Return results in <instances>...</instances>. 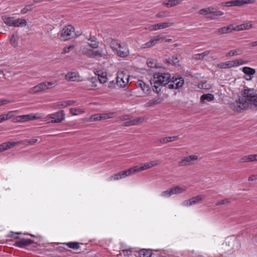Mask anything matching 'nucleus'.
I'll return each mask as SVG.
<instances>
[{"label":"nucleus","instance_id":"obj_7","mask_svg":"<svg viewBox=\"0 0 257 257\" xmlns=\"http://www.w3.org/2000/svg\"><path fill=\"white\" fill-rule=\"evenodd\" d=\"M135 173V172L133 167L127 170L120 171L117 173L110 176L108 178V180L109 181L118 180L119 179H123L125 177L131 176Z\"/></svg>","mask_w":257,"mask_h":257},{"label":"nucleus","instance_id":"obj_16","mask_svg":"<svg viewBox=\"0 0 257 257\" xmlns=\"http://www.w3.org/2000/svg\"><path fill=\"white\" fill-rule=\"evenodd\" d=\"M37 118L38 117L36 115L29 114L17 116L13 119V121L14 122H25L28 120H34Z\"/></svg>","mask_w":257,"mask_h":257},{"label":"nucleus","instance_id":"obj_31","mask_svg":"<svg viewBox=\"0 0 257 257\" xmlns=\"http://www.w3.org/2000/svg\"><path fill=\"white\" fill-rule=\"evenodd\" d=\"M79 78L78 74L75 72H69L65 75V79L71 81H74Z\"/></svg>","mask_w":257,"mask_h":257},{"label":"nucleus","instance_id":"obj_49","mask_svg":"<svg viewBox=\"0 0 257 257\" xmlns=\"http://www.w3.org/2000/svg\"><path fill=\"white\" fill-rule=\"evenodd\" d=\"M70 112L73 115H78L79 113H80V109L79 108H71L70 109Z\"/></svg>","mask_w":257,"mask_h":257},{"label":"nucleus","instance_id":"obj_45","mask_svg":"<svg viewBox=\"0 0 257 257\" xmlns=\"http://www.w3.org/2000/svg\"><path fill=\"white\" fill-rule=\"evenodd\" d=\"M66 245L69 247L73 249H78L79 248V243L77 242H70L66 243Z\"/></svg>","mask_w":257,"mask_h":257},{"label":"nucleus","instance_id":"obj_63","mask_svg":"<svg viewBox=\"0 0 257 257\" xmlns=\"http://www.w3.org/2000/svg\"><path fill=\"white\" fill-rule=\"evenodd\" d=\"M164 38V36L162 35H159L154 37V39L156 40L157 42L160 41L161 39H163Z\"/></svg>","mask_w":257,"mask_h":257},{"label":"nucleus","instance_id":"obj_8","mask_svg":"<svg viewBox=\"0 0 257 257\" xmlns=\"http://www.w3.org/2000/svg\"><path fill=\"white\" fill-rule=\"evenodd\" d=\"M129 81V75L126 71L120 70L117 72L116 82L118 86L124 87Z\"/></svg>","mask_w":257,"mask_h":257},{"label":"nucleus","instance_id":"obj_26","mask_svg":"<svg viewBox=\"0 0 257 257\" xmlns=\"http://www.w3.org/2000/svg\"><path fill=\"white\" fill-rule=\"evenodd\" d=\"M110 47L113 52H115L119 47L122 45V43L119 42L116 39H111L109 42Z\"/></svg>","mask_w":257,"mask_h":257},{"label":"nucleus","instance_id":"obj_13","mask_svg":"<svg viewBox=\"0 0 257 257\" xmlns=\"http://www.w3.org/2000/svg\"><path fill=\"white\" fill-rule=\"evenodd\" d=\"M204 198L205 196L204 195H198L190 198V199L185 200L181 203V205L184 207H189L199 203L201 201L204 199Z\"/></svg>","mask_w":257,"mask_h":257},{"label":"nucleus","instance_id":"obj_14","mask_svg":"<svg viewBox=\"0 0 257 257\" xmlns=\"http://www.w3.org/2000/svg\"><path fill=\"white\" fill-rule=\"evenodd\" d=\"M52 84V82H47V84L46 83H41L30 88L29 92L31 94H35L41 91H44L49 88L48 85Z\"/></svg>","mask_w":257,"mask_h":257},{"label":"nucleus","instance_id":"obj_61","mask_svg":"<svg viewBox=\"0 0 257 257\" xmlns=\"http://www.w3.org/2000/svg\"><path fill=\"white\" fill-rule=\"evenodd\" d=\"M256 180H257V175H252L250 176L248 179L249 181H253Z\"/></svg>","mask_w":257,"mask_h":257},{"label":"nucleus","instance_id":"obj_28","mask_svg":"<svg viewBox=\"0 0 257 257\" xmlns=\"http://www.w3.org/2000/svg\"><path fill=\"white\" fill-rule=\"evenodd\" d=\"M233 30H234L233 25H230L226 27H224L218 29L217 33L220 34H223L230 33Z\"/></svg>","mask_w":257,"mask_h":257},{"label":"nucleus","instance_id":"obj_52","mask_svg":"<svg viewBox=\"0 0 257 257\" xmlns=\"http://www.w3.org/2000/svg\"><path fill=\"white\" fill-rule=\"evenodd\" d=\"M208 54H209L208 51H205V52H202L201 53L195 55V58L196 59H201V58H203L205 56L207 55Z\"/></svg>","mask_w":257,"mask_h":257},{"label":"nucleus","instance_id":"obj_37","mask_svg":"<svg viewBox=\"0 0 257 257\" xmlns=\"http://www.w3.org/2000/svg\"><path fill=\"white\" fill-rule=\"evenodd\" d=\"M235 67H237L239 66L246 64L248 63V61L242 58H238L233 60Z\"/></svg>","mask_w":257,"mask_h":257},{"label":"nucleus","instance_id":"obj_50","mask_svg":"<svg viewBox=\"0 0 257 257\" xmlns=\"http://www.w3.org/2000/svg\"><path fill=\"white\" fill-rule=\"evenodd\" d=\"M75 47V46L73 45H70L68 47H65L64 48L63 51L62 52V54H64L65 53H68L71 50H72Z\"/></svg>","mask_w":257,"mask_h":257},{"label":"nucleus","instance_id":"obj_57","mask_svg":"<svg viewBox=\"0 0 257 257\" xmlns=\"http://www.w3.org/2000/svg\"><path fill=\"white\" fill-rule=\"evenodd\" d=\"M123 125L124 126H131V125H135L136 124L135 123L134 119H133L130 121L124 122Z\"/></svg>","mask_w":257,"mask_h":257},{"label":"nucleus","instance_id":"obj_60","mask_svg":"<svg viewBox=\"0 0 257 257\" xmlns=\"http://www.w3.org/2000/svg\"><path fill=\"white\" fill-rule=\"evenodd\" d=\"M213 13L214 15L216 17L221 16L224 14L222 11H215V12L214 11V13Z\"/></svg>","mask_w":257,"mask_h":257},{"label":"nucleus","instance_id":"obj_20","mask_svg":"<svg viewBox=\"0 0 257 257\" xmlns=\"http://www.w3.org/2000/svg\"><path fill=\"white\" fill-rule=\"evenodd\" d=\"M34 243V241L32 239L22 238L16 241L14 245L20 247H24Z\"/></svg>","mask_w":257,"mask_h":257},{"label":"nucleus","instance_id":"obj_54","mask_svg":"<svg viewBox=\"0 0 257 257\" xmlns=\"http://www.w3.org/2000/svg\"><path fill=\"white\" fill-rule=\"evenodd\" d=\"M169 15V14L167 12H161L160 13H158L156 15V18H159L161 17H166Z\"/></svg>","mask_w":257,"mask_h":257},{"label":"nucleus","instance_id":"obj_6","mask_svg":"<svg viewBox=\"0 0 257 257\" xmlns=\"http://www.w3.org/2000/svg\"><path fill=\"white\" fill-rule=\"evenodd\" d=\"M200 161V158L197 155H192L183 157L182 160L178 162L179 166H187L194 165Z\"/></svg>","mask_w":257,"mask_h":257},{"label":"nucleus","instance_id":"obj_51","mask_svg":"<svg viewBox=\"0 0 257 257\" xmlns=\"http://www.w3.org/2000/svg\"><path fill=\"white\" fill-rule=\"evenodd\" d=\"M5 115V120L9 119L15 115V111H10L7 114H4Z\"/></svg>","mask_w":257,"mask_h":257},{"label":"nucleus","instance_id":"obj_58","mask_svg":"<svg viewBox=\"0 0 257 257\" xmlns=\"http://www.w3.org/2000/svg\"><path fill=\"white\" fill-rule=\"evenodd\" d=\"M26 143L28 144H29L30 145H33L38 141V140L36 139H32L26 140Z\"/></svg>","mask_w":257,"mask_h":257},{"label":"nucleus","instance_id":"obj_5","mask_svg":"<svg viewBox=\"0 0 257 257\" xmlns=\"http://www.w3.org/2000/svg\"><path fill=\"white\" fill-rule=\"evenodd\" d=\"M76 37V34L74 28L72 25H69L62 29L60 39L63 41H66Z\"/></svg>","mask_w":257,"mask_h":257},{"label":"nucleus","instance_id":"obj_48","mask_svg":"<svg viewBox=\"0 0 257 257\" xmlns=\"http://www.w3.org/2000/svg\"><path fill=\"white\" fill-rule=\"evenodd\" d=\"M89 120L91 121H94L96 120H100L101 117L100 114H95L90 117Z\"/></svg>","mask_w":257,"mask_h":257},{"label":"nucleus","instance_id":"obj_53","mask_svg":"<svg viewBox=\"0 0 257 257\" xmlns=\"http://www.w3.org/2000/svg\"><path fill=\"white\" fill-rule=\"evenodd\" d=\"M233 29L234 31H241L243 30H245V27H244V26L242 24L239 25H237L236 26H234L233 25Z\"/></svg>","mask_w":257,"mask_h":257},{"label":"nucleus","instance_id":"obj_47","mask_svg":"<svg viewBox=\"0 0 257 257\" xmlns=\"http://www.w3.org/2000/svg\"><path fill=\"white\" fill-rule=\"evenodd\" d=\"M135 124H138L139 123L146 122L147 119L144 117H138L136 119H134Z\"/></svg>","mask_w":257,"mask_h":257},{"label":"nucleus","instance_id":"obj_17","mask_svg":"<svg viewBox=\"0 0 257 257\" xmlns=\"http://www.w3.org/2000/svg\"><path fill=\"white\" fill-rule=\"evenodd\" d=\"M173 23L170 22H165L160 24H157L151 25L149 27L148 30L150 31H157L161 29L167 28L173 25Z\"/></svg>","mask_w":257,"mask_h":257},{"label":"nucleus","instance_id":"obj_39","mask_svg":"<svg viewBox=\"0 0 257 257\" xmlns=\"http://www.w3.org/2000/svg\"><path fill=\"white\" fill-rule=\"evenodd\" d=\"M173 195L171 188L168 189L167 190L163 191L160 194V196L164 198H168L171 196Z\"/></svg>","mask_w":257,"mask_h":257},{"label":"nucleus","instance_id":"obj_36","mask_svg":"<svg viewBox=\"0 0 257 257\" xmlns=\"http://www.w3.org/2000/svg\"><path fill=\"white\" fill-rule=\"evenodd\" d=\"M137 254L139 257H151L152 256L151 251L145 249L139 250L137 252Z\"/></svg>","mask_w":257,"mask_h":257},{"label":"nucleus","instance_id":"obj_42","mask_svg":"<svg viewBox=\"0 0 257 257\" xmlns=\"http://www.w3.org/2000/svg\"><path fill=\"white\" fill-rule=\"evenodd\" d=\"M101 120L107 119L114 117L116 114L115 112H112L100 114Z\"/></svg>","mask_w":257,"mask_h":257},{"label":"nucleus","instance_id":"obj_12","mask_svg":"<svg viewBox=\"0 0 257 257\" xmlns=\"http://www.w3.org/2000/svg\"><path fill=\"white\" fill-rule=\"evenodd\" d=\"M184 83V80L182 77H173L169 80L168 87L170 89H178L181 87Z\"/></svg>","mask_w":257,"mask_h":257},{"label":"nucleus","instance_id":"obj_9","mask_svg":"<svg viewBox=\"0 0 257 257\" xmlns=\"http://www.w3.org/2000/svg\"><path fill=\"white\" fill-rule=\"evenodd\" d=\"M161 161L159 160H154L149 162L145 163L140 165L133 166L135 173L140 172L147 169H150L153 167L156 166L160 164Z\"/></svg>","mask_w":257,"mask_h":257},{"label":"nucleus","instance_id":"obj_3","mask_svg":"<svg viewBox=\"0 0 257 257\" xmlns=\"http://www.w3.org/2000/svg\"><path fill=\"white\" fill-rule=\"evenodd\" d=\"M239 246V241L236 237L228 236L222 244V253L226 256H234L237 252Z\"/></svg>","mask_w":257,"mask_h":257},{"label":"nucleus","instance_id":"obj_24","mask_svg":"<svg viewBox=\"0 0 257 257\" xmlns=\"http://www.w3.org/2000/svg\"><path fill=\"white\" fill-rule=\"evenodd\" d=\"M17 144H18L17 142H11L4 143L0 145V152L12 148Z\"/></svg>","mask_w":257,"mask_h":257},{"label":"nucleus","instance_id":"obj_1","mask_svg":"<svg viewBox=\"0 0 257 257\" xmlns=\"http://www.w3.org/2000/svg\"><path fill=\"white\" fill-rule=\"evenodd\" d=\"M237 106L243 109L248 107H257V93L256 91L250 88H245L242 91V96L236 102Z\"/></svg>","mask_w":257,"mask_h":257},{"label":"nucleus","instance_id":"obj_18","mask_svg":"<svg viewBox=\"0 0 257 257\" xmlns=\"http://www.w3.org/2000/svg\"><path fill=\"white\" fill-rule=\"evenodd\" d=\"M242 72L246 75L244 79L247 81H250L253 78V75L255 73V70L254 68L249 67H244L241 68Z\"/></svg>","mask_w":257,"mask_h":257},{"label":"nucleus","instance_id":"obj_34","mask_svg":"<svg viewBox=\"0 0 257 257\" xmlns=\"http://www.w3.org/2000/svg\"><path fill=\"white\" fill-rule=\"evenodd\" d=\"M27 24L26 20L24 19H18L14 20L13 24H12L14 27H20L26 26Z\"/></svg>","mask_w":257,"mask_h":257},{"label":"nucleus","instance_id":"obj_44","mask_svg":"<svg viewBox=\"0 0 257 257\" xmlns=\"http://www.w3.org/2000/svg\"><path fill=\"white\" fill-rule=\"evenodd\" d=\"M147 64L149 67L151 68L158 67L156 61L152 58H149L147 60Z\"/></svg>","mask_w":257,"mask_h":257},{"label":"nucleus","instance_id":"obj_19","mask_svg":"<svg viewBox=\"0 0 257 257\" xmlns=\"http://www.w3.org/2000/svg\"><path fill=\"white\" fill-rule=\"evenodd\" d=\"M117 55L120 57H126L129 54V50L127 45L124 43L119 47L117 50H115Z\"/></svg>","mask_w":257,"mask_h":257},{"label":"nucleus","instance_id":"obj_62","mask_svg":"<svg viewBox=\"0 0 257 257\" xmlns=\"http://www.w3.org/2000/svg\"><path fill=\"white\" fill-rule=\"evenodd\" d=\"M20 234H21V233H18V232L13 233V232H12V234L11 235H9L8 236L11 237H13L15 239H18V238H19V237L18 236H16V235Z\"/></svg>","mask_w":257,"mask_h":257},{"label":"nucleus","instance_id":"obj_4","mask_svg":"<svg viewBox=\"0 0 257 257\" xmlns=\"http://www.w3.org/2000/svg\"><path fill=\"white\" fill-rule=\"evenodd\" d=\"M170 77V74L168 73H155L153 79L151 81L154 91L159 93L161 91L160 87L168 84Z\"/></svg>","mask_w":257,"mask_h":257},{"label":"nucleus","instance_id":"obj_22","mask_svg":"<svg viewBox=\"0 0 257 257\" xmlns=\"http://www.w3.org/2000/svg\"><path fill=\"white\" fill-rule=\"evenodd\" d=\"M171 189L173 192V194L177 195L185 192L186 191L187 188L185 185H179L172 187Z\"/></svg>","mask_w":257,"mask_h":257},{"label":"nucleus","instance_id":"obj_23","mask_svg":"<svg viewBox=\"0 0 257 257\" xmlns=\"http://www.w3.org/2000/svg\"><path fill=\"white\" fill-rule=\"evenodd\" d=\"M136 86L138 88H140L144 93H148L150 91L149 86L142 80H139L136 82Z\"/></svg>","mask_w":257,"mask_h":257},{"label":"nucleus","instance_id":"obj_43","mask_svg":"<svg viewBox=\"0 0 257 257\" xmlns=\"http://www.w3.org/2000/svg\"><path fill=\"white\" fill-rule=\"evenodd\" d=\"M214 8L212 7H208L200 10L199 12L200 15H207L214 13Z\"/></svg>","mask_w":257,"mask_h":257},{"label":"nucleus","instance_id":"obj_55","mask_svg":"<svg viewBox=\"0 0 257 257\" xmlns=\"http://www.w3.org/2000/svg\"><path fill=\"white\" fill-rule=\"evenodd\" d=\"M153 41H151L150 40L149 42L144 44L142 45V48H150V47H151L154 46L153 45Z\"/></svg>","mask_w":257,"mask_h":257},{"label":"nucleus","instance_id":"obj_40","mask_svg":"<svg viewBox=\"0 0 257 257\" xmlns=\"http://www.w3.org/2000/svg\"><path fill=\"white\" fill-rule=\"evenodd\" d=\"M162 101L161 98H155L150 100L149 102L145 104L146 107H151L155 105L160 103Z\"/></svg>","mask_w":257,"mask_h":257},{"label":"nucleus","instance_id":"obj_29","mask_svg":"<svg viewBox=\"0 0 257 257\" xmlns=\"http://www.w3.org/2000/svg\"><path fill=\"white\" fill-rule=\"evenodd\" d=\"M214 98V95L211 93L204 94L200 97V102L204 103L206 101H211Z\"/></svg>","mask_w":257,"mask_h":257},{"label":"nucleus","instance_id":"obj_56","mask_svg":"<svg viewBox=\"0 0 257 257\" xmlns=\"http://www.w3.org/2000/svg\"><path fill=\"white\" fill-rule=\"evenodd\" d=\"M230 202L228 199H224L221 201H218L216 203V205L227 204Z\"/></svg>","mask_w":257,"mask_h":257},{"label":"nucleus","instance_id":"obj_11","mask_svg":"<svg viewBox=\"0 0 257 257\" xmlns=\"http://www.w3.org/2000/svg\"><path fill=\"white\" fill-rule=\"evenodd\" d=\"M255 0H231L221 4L222 6L226 7H240L246 4L254 3Z\"/></svg>","mask_w":257,"mask_h":257},{"label":"nucleus","instance_id":"obj_21","mask_svg":"<svg viewBox=\"0 0 257 257\" xmlns=\"http://www.w3.org/2000/svg\"><path fill=\"white\" fill-rule=\"evenodd\" d=\"M217 67L222 69L235 67L233 60L220 62L217 65Z\"/></svg>","mask_w":257,"mask_h":257},{"label":"nucleus","instance_id":"obj_46","mask_svg":"<svg viewBox=\"0 0 257 257\" xmlns=\"http://www.w3.org/2000/svg\"><path fill=\"white\" fill-rule=\"evenodd\" d=\"M171 61V62H170V63L171 64H172L175 66H178L179 65V60L177 56L172 57Z\"/></svg>","mask_w":257,"mask_h":257},{"label":"nucleus","instance_id":"obj_33","mask_svg":"<svg viewBox=\"0 0 257 257\" xmlns=\"http://www.w3.org/2000/svg\"><path fill=\"white\" fill-rule=\"evenodd\" d=\"M182 1V0H169L164 2L163 5L168 8H170L176 6Z\"/></svg>","mask_w":257,"mask_h":257},{"label":"nucleus","instance_id":"obj_30","mask_svg":"<svg viewBox=\"0 0 257 257\" xmlns=\"http://www.w3.org/2000/svg\"><path fill=\"white\" fill-rule=\"evenodd\" d=\"M137 251L132 250H123L120 253V255L124 257H136Z\"/></svg>","mask_w":257,"mask_h":257},{"label":"nucleus","instance_id":"obj_35","mask_svg":"<svg viewBox=\"0 0 257 257\" xmlns=\"http://www.w3.org/2000/svg\"><path fill=\"white\" fill-rule=\"evenodd\" d=\"M19 37L18 33L16 32L15 34H13L12 35L10 39L11 44L15 48L18 46V44Z\"/></svg>","mask_w":257,"mask_h":257},{"label":"nucleus","instance_id":"obj_15","mask_svg":"<svg viewBox=\"0 0 257 257\" xmlns=\"http://www.w3.org/2000/svg\"><path fill=\"white\" fill-rule=\"evenodd\" d=\"M94 73L97 76L99 81L101 83H104L107 80V74L106 71L103 69H95Z\"/></svg>","mask_w":257,"mask_h":257},{"label":"nucleus","instance_id":"obj_59","mask_svg":"<svg viewBox=\"0 0 257 257\" xmlns=\"http://www.w3.org/2000/svg\"><path fill=\"white\" fill-rule=\"evenodd\" d=\"M32 10V9H28L27 8H26V7H25L24 8H23L21 11V13L22 14H26L27 13H28V12L29 11H31Z\"/></svg>","mask_w":257,"mask_h":257},{"label":"nucleus","instance_id":"obj_10","mask_svg":"<svg viewBox=\"0 0 257 257\" xmlns=\"http://www.w3.org/2000/svg\"><path fill=\"white\" fill-rule=\"evenodd\" d=\"M64 118V112L63 110H61L56 113L48 115L47 116V120H49L50 122L59 123L63 121Z\"/></svg>","mask_w":257,"mask_h":257},{"label":"nucleus","instance_id":"obj_32","mask_svg":"<svg viewBox=\"0 0 257 257\" xmlns=\"http://www.w3.org/2000/svg\"><path fill=\"white\" fill-rule=\"evenodd\" d=\"M257 161V154L245 156L241 159L242 162H249Z\"/></svg>","mask_w":257,"mask_h":257},{"label":"nucleus","instance_id":"obj_38","mask_svg":"<svg viewBox=\"0 0 257 257\" xmlns=\"http://www.w3.org/2000/svg\"><path fill=\"white\" fill-rule=\"evenodd\" d=\"M2 19L7 25L13 26L12 24H13L14 21V18L7 16H3Z\"/></svg>","mask_w":257,"mask_h":257},{"label":"nucleus","instance_id":"obj_25","mask_svg":"<svg viewBox=\"0 0 257 257\" xmlns=\"http://www.w3.org/2000/svg\"><path fill=\"white\" fill-rule=\"evenodd\" d=\"M75 101L74 100H67L64 101H59L54 103V105L57 108L65 107L68 105H71L73 104Z\"/></svg>","mask_w":257,"mask_h":257},{"label":"nucleus","instance_id":"obj_27","mask_svg":"<svg viewBox=\"0 0 257 257\" xmlns=\"http://www.w3.org/2000/svg\"><path fill=\"white\" fill-rule=\"evenodd\" d=\"M243 51L242 49L240 48H237L230 50L228 53L226 54V56L232 57L240 55L243 53Z\"/></svg>","mask_w":257,"mask_h":257},{"label":"nucleus","instance_id":"obj_64","mask_svg":"<svg viewBox=\"0 0 257 257\" xmlns=\"http://www.w3.org/2000/svg\"><path fill=\"white\" fill-rule=\"evenodd\" d=\"M9 102H10V101L7 100V99L0 100V106H1L2 105L6 104Z\"/></svg>","mask_w":257,"mask_h":257},{"label":"nucleus","instance_id":"obj_41","mask_svg":"<svg viewBox=\"0 0 257 257\" xmlns=\"http://www.w3.org/2000/svg\"><path fill=\"white\" fill-rule=\"evenodd\" d=\"M177 140H178V136H172L162 138L160 140V142L162 143L165 144L168 142H173Z\"/></svg>","mask_w":257,"mask_h":257},{"label":"nucleus","instance_id":"obj_2","mask_svg":"<svg viewBox=\"0 0 257 257\" xmlns=\"http://www.w3.org/2000/svg\"><path fill=\"white\" fill-rule=\"evenodd\" d=\"M84 39L87 41L88 45L91 48H83L82 50V52L84 55L87 56L90 58H95L96 57H102L104 55L102 49H95L97 48L99 46V42L97 39L89 35H83Z\"/></svg>","mask_w":257,"mask_h":257}]
</instances>
